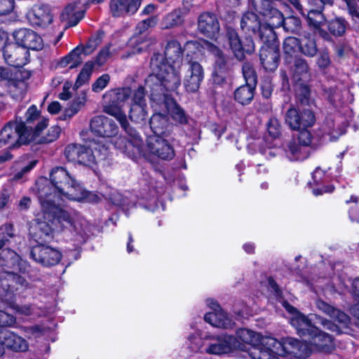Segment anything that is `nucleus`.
<instances>
[{
    "mask_svg": "<svg viewBox=\"0 0 359 359\" xmlns=\"http://www.w3.org/2000/svg\"><path fill=\"white\" fill-rule=\"evenodd\" d=\"M255 86L245 84L238 88L234 93L235 99L241 104L250 103L253 97Z\"/></svg>",
    "mask_w": 359,
    "mask_h": 359,
    "instance_id": "39",
    "label": "nucleus"
},
{
    "mask_svg": "<svg viewBox=\"0 0 359 359\" xmlns=\"http://www.w3.org/2000/svg\"><path fill=\"white\" fill-rule=\"evenodd\" d=\"M61 129L57 126H54L50 127L46 136L43 137L41 140L42 142L48 143L55 141L57 140L60 134Z\"/></svg>",
    "mask_w": 359,
    "mask_h": 359,
    "instance_id": "58",
    "label": "nucleus"
},
{
    "mask_svg": "<svg viewBox=\"0 0 359 359\" xmlns=\"http://www.w3.org/2000/svg\"><path fill=\"white\" fill-rule=\"evenodd\" d=\"M198 27L201 33L211 39L215 38L219 32V24L216 15L208 12L200 15Z\"/></svg>",
    "mask_w": 359,
    "mask_h": 359,
    "instance_id": "23",
    "label": "nucleus"
},
{
    "mask_svg": "<svg viewBox=\"0 0 359 359\" xmlns=\"http://www.w3.org/2000/svg\"><path fill=\"white\" fill-rule=\"evenodd\" d=\"M135 158L140 156L146 158L155 156L163 160H171L175 156V151L170 144L167 140L158 135H152L148 137L147 145H141V152L136 156L128 155Z\"/></svg>",
    "mask_w": 359,
    "mask_h": 359,
    "instance_id": "7",
    "label": "nucleus"
},
{
    "mask_svg": "<svg viewBox=\"0 0 359 359\" xmlns=\"http://www.w3.org/2000/svg\"><path fill=\"white\" fill-rule=\"evenodd\" d=\"M204 318L207 323L217 327L229 328L233 325V322L222 309L208 313Z\"/></svg>",
    "mask_w": 359,
    "mask_h": 359,
    "instance_id": "32",
    "label": "nucleus"
},
{
    "mask_svg": "<svg viewBox=\"0 0 359 359\" xmlns=\"http://www.w3.org/2000/svg\"><path fill=\"white\" fill-rule=\"evenodd\" d=\"M284 53L291 57L299 51V39L293 36L287 37L283 42Z\"/></svg>",
    "mask_w": 359,
    "mask_h": 359,
    "instance_id": "45",
    "label": "nucleus"
},
{
    "mask_svg": "<svg viewBox=\"0 0 359 359\" xmlns=\"http://www.w3.org/2000/svg\"><path fill=\"white\" fill-rule=\"evenodd\" d=\"M236 336L240 340L238 341L241 343L242 348H243L242 343L252 346L249 350V355L252 359H255L251 354L255 348H257L262 351H269V348H270V346L269 344H266L265 339H273V337H271L262 336L259 333L245 328L238 330Z\"/></svg>",
    "mask_w": 359,
    "mask_h": 359,
    "instance_id": "13",
    "label": "nucleus"
},
{
    "mask_svg": "<svg viewBox=\"0 0 359 359\" xmlns=\"http://www.w3.org/2000/svg\"><path fill=\"white\" fill-rule=\"evenodd\" d=\"M47 125V121L43 119L34 130L21 120L10 122L0 132V148L5 146L15 148L28 144L34 140Z\"/></svg>",
    "mask_w": 359,
    "mask_h": 359,
    "instance_id": "6",
    "label": "nucleus"
},
{
    "mask_svg": "<svg viewBox=\"0 0 359 359\" xmlns=\"http://www.w3.org/2000/svg\"><path fill=\"white\" fill-rule=\"evenodd\" d=\"M39 117V111L36 107L35 105H32L28 108L25 114V121L23 122L25 123L27 126H31L33 128L30 124L37 120Z\"/></svg>",
    "mask_w": 359,
    "mask_h": 359,
    "instance_id": "57",
    "label": "nucleus"
},
{
    "mask_svg": "<svg viewBox=\"0 0 359 359\" xmlns=\"http://www.w3.org/2000/svg\"><path fill=\"white\" fill-rule=\"evenodd\" d=\"M121 105L111 103L104 107V111L114 116L126 130L128 137L119 136L113 140L114 147L126 155L136 156L141 152L142 140L138 133L131 128Z\"/></svg>",
    "mask_w": 359,
    "mask_h": 359,
    "instance_id": "4",
    "label": "nucleus"
},
{
    "mask_svg": "<svg viewBox=\"0 0 359 359\" xmlns=\"http://www.w3.org/2000/svg\"><path fill=\"white\" fill-rule=\"evenodd\" d=\"M39 200L46 213L48 216L52 215L55 222L60 224L64 228L72 227L75 231H80L71 215L56 205L55 203L58 202V199H52L45 188L39 191Z\"/></svg>",
    "mask_w": 359,
    "mask_h": 359,
    "instance_id": "8",
    "label": "nucleus"
},
{
    "mask_svg": "<svg viewBox=\"0 0 359 359\" xmlns=\"http://www.w3.org/2000/svg\"><path fill=\"white\" fill-rule=\"evenodd\" d=\"M30 254L34 261L45 266L55 265L62 258L58 250L42 244L33 247Z\"/></svg>",
    "mask_w": 359,
    "mask_h": 359,
    "instance_id": "15",
    "label": "nucleus"
},
{
    "mask_svg": "<svg viewBox=\"0 0 359 359\" xmlns=\"http://www.w3.org/2000/svg\"><path fill=\"white\" fill-rule=\"evenodd\" d=\"M29 22L35 26L46 27L53 21L49 9L43 5H35L28 13Z\"/></svg>",
    "mask_w": 359,
    "mask_h": 359,
    "instance_id": "28",
    "label": "nucleus"
},
{
    "mask_svg": "<svg viewBox=\"0 0 359 359\" xmlns=\"http://www.w3.org/2000/svg\"><path fill=\"white\" fill-rule=\"evenodd\" d=\"M285 155L290 161H302L309 156V149H306L296 138L290 140L285 149Z\"/></svg>",
    "mask_w": 359,
    "mask_h": 359,
    "instance_id": "31",
    "label": "nucleus"
},
{
    "mask_svg": "<svg viewBox=\"0 0 359 359\" xmlns=\"http://www.w3.org/2000/svg\"><path fill=\"white\" fill-rule=\"evenodd\" d=\"M15 0H0V15H7L14 9Z\"/></svg>",
    "mask_w": 359,
    "mask_h": 359,
    "instance_id": "61",
    "label": "nucleus"
},
{
    "mask_svg": "<svg viewBox=\"0 0 359 359\" xmlns=\"http://www.w3.org/2000/svg\"><path fill=\"white\" fill-rule=\"evenodd\" d=\"M8 304V305L12 308L14 311L20 315L25 316H30L33 313V308L31 305L25 304V305H18L14 302V299H12V302H5Z\"/></svg>",
    "mask_w": 359,
    "mask_h": 359,
    "instance_id": "53",
    "label": "nucleus"
},
{
    "mask_svg": "<svg viewBox=\"0 0 359 359\" xmlns=\"http://www.w3.org/2000/svg\"><path fill=\"white\" fill-rule=\"evenodd\" d=\"M316 307L325 314L333 318L335 321L346 324L348 321V316L344 312L335 309L332 306L327 304L323 300H317L316 302Z\"/></svg>",
    "mask_w": 359,
    "mask_h": 359,
    "instance_id": "33",
    "label": "nucleus"
},
{
    "mask_svg": "<svg viewBox=\"0 0 359 359\" xmlns=\"http://www.w3.org/2000/svg\"><path fill=\"white\" fill-rule=\"evenodd\" d=\"M226 37L229 41L231 50L238 60L244 58V51L252 52L254 50V44L252 41H250V44L248 45V48L244 49L238 33L232 28L227 29Z\"/></svg>",
    "mask_w": 359,
    "mask_h": 359,
    "instance_id": "29",
    "label": "nucleus"
},
{
    "mask_svg": "<svg viewBox=\"0 0 359 359\" xmlns=\"http://www.w3.org/2000/svg\"><path fill=\"white\" fill-rule=\"evenodd\" d=\"M243 74L245 80V84L256 86L257 75L252 65L250 63H245L243 65Z\"/></svg>",
    "mask_w": 359,
    "mask_h": 359,
    "instance_id": "51",
    "label": "nucleus"
},
{
    "mask_svg": "<svg viewBox=\"0 0 359 359\" xmlns=\"http://www.w3.org/2000/svg\"><path fill=\"white\" fill-rule=\"evenodd\" d=\"M29 56V50L17 42L8 43L4 46V60L11 66L20 67L25 65L28 62Z\"/></svg>",
    "mask_w": 359,
    "mask_h": 359,
    "instance_id": "16",
    "label": "nucleus"
},
{
    "mask_svg": "<svg viewBox=\"0 0 359 359\" xmlns=\"http://www.w3.org/2000/svg\"><path fill=\"white\" fill-rule=\"evenodd\" d=\"M130 44L134 48V50H133V54L142 52L149 46V43L146 37L139 35L132 37L130 41Z\"/></svg>",
    "mask_w": 359,
    "mask_h": 359,
    "instance_id": "50",
    "label": "nucleus"
},
{
    "mask_svg": "<svg viewBox=\"0 0 359 359\" xmlns=\"http://www.w3.org/2000/svg\"><path fill=\"white\" fill-rule=\"evenodd\" d=\"M316 63L319 68L326 69L330 65V59L328 53L326 50H323L320 53L317 58Z\"/></svg>",
    "mask_w": 359,
    "mask_h": 359,
    "instance_id": "64",
    "label": "nucleus"
},
{
    "mask_svg": "<svg viewBox=\"0 0 359 359\" xmlns=\"http://www.w3.org/2000/svg\"><path fill=\"white\" fill-rule=\"evenodd\" d=\"M93 149L99 151V152L107 150L104 146L100 147L96 143H93L90 147H86L80 156L78 163L86 165L93 166L96 163V156L93 152Z\"/></svg>",
    "mask_w": 359,
    "mask_h": 359,
    "instance_id": "35",
    "label": "nucleus"
},
{
    "mask_svg": "<svg viewBox=\"0 0 359 359\" xmlns=\"http://www.w3.org/2000/svg\"><path fill=\"white\" fill-rule=\"evenodd\" d=\"M26 83L22 81H12L9 84V91L15 99H21L25 93Z\"/></svg>",
    "mask_w": 359,
    "mask_h": 359,
    "instance_id": "47",
    "label": "nucleus"
},
{
    "mask_svg": "<svg viewBox=\"0 0 359 359\" xmlns=\"http://www.w3.org/2000/svg\"><path fill=\"white\" fill-rule=\"evenodd\" d=\"M22 260L14 250L6 248L0 252V271H21Z\"/></svg>",
    "mask_w": 359,
    "mask_h": 359,
    "instance_id": "26",
    "label": "nucleus"
},
{
    "mask_svg": "<svg viewBox=\"0 0 359 359\" xmlns=\"http://www.w3.org/2000/svg\"><path fill=\"white\" fill-rule=\"evenodd\" d=\"M300 25L301 22L297 18L288 17L285 18L283 27L287 32H294L299 29Z\"/></svg>",
    "mask_w": 359,
    "mask_h": 359,
    "instance_id": "56",
    "label": "nucleus"
},
{
    "mask_svg": "<svg viewBox=\"0 0 359 359\" xmlns=\"http://www.w3.org/2000/svg\"><path fill=\"white\" fill-rule=\"evenodd\" d=\"M86 146L81 144H72L66 147L65 155L69 161L78 163Z\"/></svg>",
    "mask_w": 359,
    "mask_h": 359,
    "instance_id": "42",
    "label": "nucleus"
},
{
    "mask_svg": "<svg viewBox=\"0 0 359 359\" xmlns=\"http://www.w3.org/2000/svg\"><path fill=\"white\" fill-rule=\"evenodd\" d=\"M267 130L269 134L273 138L279 137L280 135V125L276 118L269 119L267 123Z\"/></svg>",
    "mask_w": 359,
    "mask_h": 359,
    "instance_id": "55",
    "label": "nucleus"
},
{
    "mask_svg": "<svg viewBox=\"0 0 359 359\" xmlns=\"http://www.w3.org/2000/svg\"><path fill=\"white\" fill-rule=\"evenodd\" d=\"M285 308L292 313L290 323L296 329L299 336H309L311 344L320 351L329 352L334 348L332 337L313 325L311 323V319L297 311L292 306L287 304Z\"/></svg>",
    "mask_w": 359,
    "mask_h": 359,
    "instance_id": "3",
    "label": "nucleus"
},
{
    "mask_svg": "<svg viewBox=\"0 0 359 359\" xmlns=\"http://www.w3.org/2000/svg\"><path fill=\"white\" fill-rule=\"evenodd\" d=\"M18 271H0V297L4 302H12L20 288L26 287V280L17 274Z\"/></svg>",
    "mask_w": 359,
    "mask_h": 359,
    "instance_id": "9",
    "label": "nucleus"
},
{
    "mask_svg": "<svg viewBox=\"0 0 359 359\" xmlns=\"http://www.w3.org/2000/svg\"><path fill=\"white\" fill-rule=\"evenodd\" d=\"M311 133L304 129H302L299 132L297 138L296 139L297 140V142H299L300 144L306 147V149H309V145L311 142Z\"/></svg>",
    "mask_w": 359,
    "mask_h": 359,
    "instance_id": "59",
    "label": "nucleus"
},
{
    "mask_svg": "<svg viewBox=\"0 0 359 359\" xmlns=\"http://www.w3.org/2000/svg\"><path fill=\"white\" fill-rule=\"evenodd\" d=\"M265 341L270 346L269 351H262L255 348L251 353L255 359H280V356L301 358L308 357L311 353V348L306 343L292 338L279 341L273 337L266 339Z\"/></svg>",
    "mask_w": 359,
    "mask_h": 359,
    "instance_id": "5",
    "label": "nucleus"
},
{
    "mask_svg": "<svg viewBox=\"0 0 359 359\" xmlns=\"http://www.w3.org/2000/svg\"><path fill=\"white\" fill-rule=\"evenodd\" d=\"M182 55L181 44L177 40L169 41L165 46L164 55L158 53L151 57L152 74L149 79L156 78L168 90L177 88L181 83Z\"/></svg>",
    "mask_w": 359,
    "mask_h": 359,
    "instance_id": "1",
    "label": "nucleus"
},
{
    "mask_svg": "<svg viewBox=\"0 0 359 359\" xmlns=\"http://www.w3.org/2000/svg\"><path fill=\"white\" fill-rule=\"evenodd\" d=\"M76 4H69L62 11L60 18L69 26L76 25L81 18V13L76 9Z\"/></svg>",
    "mask_w": 359,
    "mask_h": 359,
    "instance_id": "36",
    "label": "nucleus"
},
{
    "mask_svg": "<svg viewBox=\"0 0 359 359\" xmlns=\"http://www.w3.org/2000/svg\"><path fill=\"white\" fill-rule=\"evenodd\" d=\"M330 32L334 36H341L346 31V25L343 20L337 18L328 23Z\"/></svg>",
    "mask_w": 359,
    "mask_h": 359,
    "instance_id": "49",
    "label": "nucleus"
},
{
    "mask_svg": "<svg viewBox=\"0 0 359 359\" xmlns=\"http://www.w3.org/2000/svg\"><path fill=\"white\" fill-rule=\"evenodd\" d=\"M307 16L309 23L316 29H318L319 33L323 36L321 32V27L325 23V18L322 12L311 10L308 12Z\"/></svg>",
    "mask_w": 359,
    "mask_h": 359,
    "instance_id": "41",
    "label": "nucleus"
},
{
    "mask_svg": "<svg viewBox=\"0 0 359 359\" xmlns=\"http://www.w3.org/2000/svg\"><path fill=\"white\" fill-rule=\"evenodd\" d=\"M299 52L306 57H314L318 52L314 38L308 35L299 39Z\"/></svg>",
    "mask_w": 359,
    "mask_h": 359,
    "instance_id": "38",
    "label": "nucleus"
},
{
    "mask_svg": "<svg viewBox=\"0 0 359 359\" xmlns=\"http://www.w3.org/2000/svg\"><path fill=\"white\" fill-rule=\"evenodd\" d=\"M13 316L0 310V327H10L15 324Z\"/></svg>",
    "mask_w": 359,
    "mask_h": 359,
    "instance_id": "63",
    "label": "nucleus"
},
{
    "mask_svg": "<svg viewBox=\"0 0 359 359\" xmlns=\"http://www.w3.org/2000/svg\"><path fill=\"white\" fill-rule=\"evenodd\" d=\"M101 38L96 36L90 39L85 47L81 48L84 55L92 53L100 43Z\"/></svg>",
    "mask_w": 359,
    "mask_h": 359,
    "instance_id": "60",
    "label": "nucleus"
},
{
    "mask_svg": "<svg viewBox=\"0 0 359 359\" xmlns=\"http://www.w3.org/2000/svg\"><path fill=\"white\" fill-rule=\"evenodd\" d=\"M189 13L184 8L174 9L167 13L161 20V26L163 29H173L184 23V16Z\"/></svg>",
    "mask_w": 359,
    "mask_h": 359,
    "instance_id": "30",
    "label": "nucleus"
},
{
    "mask_svg": "<svg viewBox=\"0 0 359 359\" xmlns=\"http://www.w3.org/2000/svg\"><path fill=\"white\" fill-rule=\"evenodd\" d=\"M264 45L260 50V60L265 69L275 70L279 62V48L276 41H263Z\"/></svg>",
    "mask_w": 359,
    "mask_h": 359,
    "instance_id": "18",
    "label": "nucleus"
},
{
    "mask_svg": "<svg viewBox=\"0 0 359 359\" xmlns=\"http://www.w3.org/2000/svg\"><path fill=\"white\" fill-rule=\"evenodd\" d=\"M273 0H252V4L255 10L265 17L268 15L272 9Z\"/></svg>",
    "mask_w": 359,
    "mask_h": 359,
    "instance_id": "44",
    "label": "nucleus"
},
{
    "mask_svg": "<svg viewBox=\"0 0 359 359\" xmlns=\"http://www.w3.org/2000/svg\"><path fill=\"white\" fill-rule=\"evenodd\" d=\"M83 55V52H82L81 48L76 47L68 55L61 60L60 65L62 67L69 65V69L76 68L82 63Z\"/></svg>",
    "mask_w": 359,
    "mask_h": 359,
    "instance_id": "37",
    "label": "nucleus"
},
{
    "mask_svg": "<svg viewBox=\"0 0 359 359\" xmlns=\"http://www.w3.org/2000/svg\"><path fill=\"white\" fill-rule=\"evenodd\" d=\"M265 22L261 34L262 41H275L277 39L274 28L283 25V15L276 8L272 9L265 17Z\"/></svg>",
    "mask_w": 359,
    "mask_h": 359,
    "instance_id": "19",
    "label": "nucleus"
},
{
    "mask_svg": "<svg viewBox=\"0 0 359 359\" xmlns=\"http://www.w3.org/2000/svg\"><path fill=\"white\" fill-rule=\"evenodd\" d=\"M93 68V64L91 62H88L85 64L84 67L81 69L80 74H79L77 79L75 83V86L76 88L80 87L83 83H86L90 76L92 69Z\"/></svg>",
    "mask_w": 359,
    "mask_h": 359,
    "instance_id": "48",
    "label": "nucleus"
},
{
    "mask_svg": "<svg viewBox=\"0 0 359 359\" xmlns=\"http://www.w3.org/2000/svg\"><path fill=\"white\" fill-rule=\"evenodd\" d=\"M229 72V67L226 65V60L223 55L215 59V65L212 72V80L214 83L222 85L226 81Z\"/></svg>",
    "mask_w": 359,
    "mask_h": 359,
    "instance_id": "34",
    "label": "nucleus"
},
{
    "mask_svg": "<svg viewBox=\"0 0 359 359\" xmlns=\"http://www.w3.org/2000/svg\"><path fill=\"white\" fill-rule=\"evenodd\" d=\"M142 0H111L110 12L114 17L133 14L139 8Z\"/></svg>",
    "mask_w": 359,
    "mask_h": 359,
    "instance_id": "25",
    "label": "nucleus"
},
{
    "mask_svg": "<svg viewBox=\"0 0 359 359\" xmlns=\"http://www.w3.org/2000/svg\"><path fill=\"white\" fill-rule=\"evenodd\" d=\"M13 36L15 42L27 50H41L43 48L41 37L30 29H19L13 33Z\"/></svg>",
    "mask_w": 359,
    "mask_h": 359,
    "instance_id": "21",
    "label": "nucleus"
},
{
    "mask_svg": "<svg viewBox=\"0 0 359 359\" xmlns=\"http://www.w3.org/2000/svg\"><path fill=\"white\" fill-rule=\"evenodd\" d=\"M172 118L180 124L187 123V117L182 108L176 104L168 110Z\"/></svg>",
    "mask_w": 359,
    "mask_h": 359,
    "instance_id": "52",
    "label": "nucleus"
},
{
    "mask_svg": "<svg viewBox=\"0 0 359 359\" xmlns=\"http://www.w3.org/2000/svg\"><path fill=\"white\" fill-rule=\"evenodd\" d=\"M309 65L305 59L298 57L294 60L288 70H282L280 76L283 79V86L289 88L290 80L294 83L306 82L310 79Z\"/></svg>",
    "mask_w": 359,
    "mask_h": 359,
    "instance_id": "11",
    "label": "nucleus"
},
{
    "mask_svg": "<svg viewBox=\"0 0 359 359\" xmlns=\"http://www.w3.org/2000/svg\"><path fill=\"white\" fill-rule=\"evenodd\" d=\"M204 79V69L202 65L196 61H189L183 79V85L189 93H196L200 88Z\"/></svg>",
    "mask_w": 359,
    "mask_h": 359,
    "instance_id": "14",
    "label": "nucleus"
},
{
    "mask_svg": "<svg viewBox=\"0 0 359 359\" xmlns=\"http://www.w3.org/2000/svg\"><path fill=\"white\" fill-rule=\"evenodd\" d=\"M203 344L205 345L204 353L212 355H222L230 353L237 348H242L237 338L232 335L215 337L207 335Z\"/></svg>",
    "mask_w": 359,
    "mask_h": 359,
    "instance_id": "10",
    "label": "nucleus"
},
{
    "mask_svg": "<svg viewBox=\"0 0 359 359\" xmlns=\"http://www.w3.org/2000/svg\"><path fill=\"white\" fill-rule=\"evenodd\" d=\"M53 228L46 221L39 218L33 220L29 228V233L38 243L46 242L51 239Z\"/></svg>",
    "mask_w": 359,
    "mask_h": 359,
    "instance_id": "24",
    "label": "nucleus"
},
{
    "mask_svg": "<svg viewBox=\"0 0 359 359\" xmlns=\"http://www.w3.org/2000/svg\"><path fill=\"white\" fill-rule=\"evenodd\" d=\"M241 27L244 32L250 35H257L262 40L261 34L263 32L262 29L264 27V22H262L255 13L252 12L245 13L241 20Z\"/></svg>",
    "mask_w": 359,
    "mask_h": 359,
    "instance_id": "27",
    "label": "nucleus"
},
{
    "mask_svg": "<svg viewBox=\"0 0 359 359\" xmlns=\"http://www.w3.org/2000/svg\"><path fill=\"white\" fill-rule=\"evenodd\" d=\"M53 185L43 184L47 183L46 180H41L37 182L38 192L43 188L48 192L52 199L65 198L72 201H81L88 196L87 191L76 182L69 172L62 167H57L52 170L50 175Z\"/></svg>",
    "mask_w": 359,
    "mask_h": 359,
    "instance_id": "2",
    "label": "nucleus"
},
{
    "mask_svg": "<svg viewBox=\"0 0 359 359\" xmlns=\"http://www.w3.org/2000/svg\"><path fill=\"white\" fill-rule=\"evenodd\" d=\"M90 128L95 134L104 137H112L118 131V128L115 122L104 116L93 117L90 123Z\"/></svg>",
    "mask_w": 359,
    "mask_h": 359,
    "instance_id": "20",
    "label": "nucleus"
},
{
    "mask_svg": "<svg viewBox=\"0 0 359 359\" xmlns=\"http://www.w3.org/2000/svg\"><path fill=\"white\" fill-rule=\"evenodd\" d=\"M109 79L110 78L108 74H103L100 76L93 84V90L95 92H100L108 84Z\"/></svg>",
    "mask_w": 359,
    "mask_h": 359,
    "instance_id": "62",
    "label": "nucleus"
},
{
    "mask_svg": "<svg viewBox=\"0 0 359 359\" xmlns=\"http://www.w3.org/2000/svg\"><path fill=\"white\" fill-rule=\"evenodd\" d=\"M133 93L134 91L130 88L118 89L115 92L114 97L111 102L117 105L122 106L125 102L128 101L129 99H133Z\"/></svg>",
    "mask_w": 359,
    "mask_h": 359,
    "instance_id": "46",
    "label": "nucleus"
},
{
    "mask_svg": "<svg viewBox=\"0 0 359 359\" xmlns=\"http://www.w3.org/2000/svg\"><path fill=\"white\" fill-rule=\"evenodd\" d=\"M189 341H190L191 348L194 351H200L204 353V348L205 345L203 344L205 341L204 337H200L196 335H191L189 337Z\"/></svg>",
    "mask_w": 359,
    "mask_h": 359,
    "instance_id": "54",
    "label": "nucleus"
},
{
    "mask_svg": "<svg viewBox=\"0 0 359 359\" xmlns=\"http://www.w3.org/2000/svg\"><path fill=\"white\" fill-rule=\"evenodd\" d=\"M144 97V90L142 87H139L137 90H134L129 112V117L133 122L141 123L146 120L147 111Z\"/></svg>",
    "mask_w": 359,
    "mask_h": 359,
    "instance_id": "17",
    "label": "nucleus"
},
{
    "mask_svg": "<svg viewBox=\"0 0 359 359\" xmlns=\"http://www.w3.org/2000/svg\"><path fill=\"white\" fill-rule=\"evenodd\" d=\"M316 118L310 109H304L298 111L294 108L289 109L285 115V122L292 130H299L312 126Z\"/></svg>",
    "mask_w": 359,
    "mask_h": 359,
    "instance_id": "12",
    "label": "nucleus"
},
{
    "mask_svg": "<svg viewBox=\"0 0 359 359\" xmlns=\"http://www.w3.org/2000/svg\"><path fill=\"white\" fill-rule=\"evenodd\" d=\"M168 124V120L165 116L161 114H154L149 121L151 129L154 132V135H160L164 133V129Z\"/></svg>",
    "mask_w": 359,
    "mask_h": 359,
    "instance_id": "40",
    "label": "nucleus"
},
{
    "mask_svg": "<svg viewBox=\"0 0 359 359\" xmlns=\"http://www.w3.org/2000/svg\"><path fill=\"white\" fill-rule=\"evenodd\" d=\"M6 347L16 352H24L28 350L27 341L22 337L9 332H0V355L3 354V349Z\"/></svg>",
    "mask_w": 359,
    "mask_h": 359,
    "instance_id": "22",
    "label": "nucleus"
},
{
    "mask_svg": "<svg viewBox=\"0 0 359 359\" xmlns=\"http://www.w3.org/2000/svg\"><path fill=\"white\" fill-rule=\"evenodd\" d=\"M2 237L0 238V250L9 244L12 239L17 237L14 227L11 224H5L1 227Z\"/></svg>",
    "mask_w": 359,
    "mask_h": 359,
    "instance_id": "43",
    "label": "nucleus"
}]
</instances>
